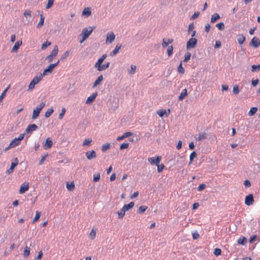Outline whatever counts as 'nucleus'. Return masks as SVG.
Wrapping results in <instances>:
<instances>
[{"label": "nucleus", "instance_id": "nucleus-64", "mask_svg": "<svg viewBox=\"0 0 260 260\" xmlns=\"http://www.w3.org/2000/svg\"><path fill=\"white\" fill-rule=\"evenodd\" d=\"M133 135V133L130 132H127L123 134L125 138H127Z\"/></svg>", "mask_w": 260, "mask_h": 260}, {"label": "nucleus", "instance_id": "nucleus-7", "mask_svg": "<svg viewBox=\"0 0 260 260\" xmlns=\"http://www.w3.org/2000/svg\"><path fill=\"white\" fill-rule=\"evenodd\" d=\"M260 45V40L256 37H253L249 43V45L255 48H257Z\"/></svg>", "mask_w": 260, "mask_h": 260}, {"label": "nucleus", "instance_id": "nucleus-9", "mask_svg": "<svg viewBox=\"0 0 260 260\" xmlns=\"http://www.w3.org/2000/svg\"><path fill=\"white\" fill-rule=\"evenodd\" d=\"M55 66L50 64L47 69L44 70L42 74H40L42 75V77H43L44 76L47 75L48 74H51Z\"/></svg>", "mask_w": 260, "mask_h": 260}, {"label": "nucleus", "instance_id": "nucleus-16", "mask_svg": "<svg viewBox=\"0 0 260 260\" xmlns=\"http://www.w3.org/2000/svg\"><path fill=\"white\" fill-rule=\"evenodd\" d=\"M121 45L117 44L114 49L110 52V56H114L116 55L118 52L119 50L121 49Z\"/></svg>", "mask_w": 260, "mask_h": 260}, {"label": "nucleus", "instance_id": "nucleus-50", "mask_svg": "<svg viewBox=\"0 0 260 260\" xmlns=\"http://www.w3.org/2000/svg\"><path fill=\"white\" fill-rule=\"evenodd\" d=\"M45 102H42L37 107L36 110H38L39 112H41L42 109L45 107Z\"/></svg>", "mask_w": 260, "mask_h": 260}, {"label": "nucleus", "instance_id": "nucleus-30", "mask_svg": "<svg viewBox=\"0 0 260 260\" xmlns=\"http://www.w3.org/2000/svg\"><path fill=\"white\" fill-rule=\"evenodd\" d=\"M40 112H39L38 110L34 109L32 112V115L31 117L32 119H35L37 118L39 116Z\"/></svg>", "mask_w": 260, "mask_h": 260}, {"label": "nucleus", "instance_id": "nucleus-32", "mask_svg": "<svg viewBox=\"0 0 260 260\" xmlns=\"http://www.w3.org/2000/svg\"><path fill=\"white\" fill-rule=\"evenodd\" d=\"M29 254H30V249L27 246H26L24 248V250L23 252V256L27 257L28 256Z\"/></svg>", "mask_w": 260, "mask_h": 260}, {"label": "nucleus", "instance_id": "nucleus-22", "mask_svg": "<svg viewBox=\"0 0 260 260\" xmlns=\"http://www.w3.org/2000/svg\"><path fill=\"white\" fill-rule=\"evenodd\" d=\"M187 95V92L186 89H184L180 93L179 96V100H183Z\"/></svg>", "mask_w": 260, "mask_h": 260}, {"label": "nucleus", "instance_id": "nucleus-63", "mask_svg": "<svg viewBox=\"0 0 260 260\" xmlns=\"http://www.w3.org/2000/svg\"><path fill=\"white\" fill-rule=\"evenodd\" d=\"M211 28V26L209 24H207L205 27V30L206 32H209Z\"/></svg>", "mask_w": 260, "mask_h": 260}, {"label": "nucleus", "instance_id": "nucleus-12", "mask_svg": "<svg viewBox=\"0 0 260 260\" xmlns=\"http://www.w3.org/2000/svg\"><path fill=\"white\" fill-rule=\"evenodd\" d=\"M110 63L109 62H108L105 63L103 64H100V66L97 65V66H95L94 67L95 68H97L98 71H104L106 69H107V68H108L110 66Z\"/></svg>", "mask_w": 260, "mask_h": 260}, {"label": "nucleus", "instance_id": "nucleus-17", "mask_svg": "<svg viewBox=\"0 0 260 260\" xmlns=\"http://www.w3.org/2000/svg\"><path fill=\"white\" fill-rule=\"evenodd\" d=\"M134 205L135 204L133 202H131L128 204H125L122 207L123 210L127 211L131 209V208H132L134 206Z\"/></svg>", "mask_w": 260, "mask_h": 260}, {"label": "nucleus", "instance_id": "nucleus-14", "mask_svg": "<svg viewBox=\"0 0 260 260\" xmlns=\"http://www.w3.org/2000/svg\"><path fill=\"white\" fill-rule=\"evenodd\" d=\"M52 141L49 138H47L45 143L43 145V148L44 149H48L52 146Z\"/></svg>", "mask_w": 260, "mask_h": 260}, {"label": "nucleus", "instance_id": "nucleus-46", "mask_svg": "<svg viewBox=\"0 0 260 260\" xmlns=\"http://www.w3.org/2000/svg\"><path fill=\"white\" fill-rule=\"evenodd\" d=\"M89 236L91 239H94L96 236V230L92 229L90 233Z\"/></svg>", "mask_w": 260, "mask_h": 260}, {"label": "nucleus", "instance_id": "nucleus-33", "mask_svg": "<svg viewBox=\"0 0 260 260\" xmlns=\"http://www.w3.org/2000/svg\"><path fill=\"white\" fill-rule=\"evenodd\" d=\"M246 239L244 237L240 238L238 240V243L241 245H244L246 243Z\"/></svg>", "mask_w": 260, "mask_h": 260}, {"label": "nucleus", "instance_id": "nucleus-60", "mask_svg": "<svg viewBox=\"0 0 260 260\" xmlns=\"http://www.w3.org/2000/svg\"><path fill=\"white\" fill-rule=\"evenodd\" d=\"M258 79H252V81H251V84L253 86H255L257 85V84H258Z\"/></svg>", "mask_w": 260, "mask_h": 260}, {"label": "nucleus", "instance_id": "nucleus-8", "mask_svg": "<svg viewBox=\"0 0 260 260\" xmlns=\"http://www.w3.org/2000/svg\"><path fill=\"white\" fill-rule=\"evenodd\" d=\"M161 156H157L156 157H150L148 158V161L152 165H156V166L159 163L161 160Z\"/></svg>", "mask_w": 260, "mask_h": 260}, {"label": "nucleus", "instance_id": "nucleus-11", "mask_svg": "<svg viewBox=\"0 0 260 260\" xmlns=\"http://www.w3.org/2000/svg\"><path fill=\"white\" fill-rule=\"evenodd\" d=\"M38 127L35 124H29L25 129V132L27 133H31L33 131H36L38 129Z\"/></svg>", "mask_w": 260, "mask_h": 260}, {"label": "nucleus", "instance_id": "nucleus-3", "mask_svg": "<svg viewBox=\"0 0 260 260\" xmlns=\"http://www.w3.org/2000/svg\"><path fill=\"white\" fill-rule=\"evenodd\" d=\"M58 52V49L57 46H55L51 51L50 54L46 57V59L49 62H51L54 57H55Z\"/></svg>", "mask_w": 260, "mask_h": 260}, {"label": "nucleus", "instance_id": "nucleus-62", "mask_svg": "<svg viewBox=\"0 0 260 260\" xmlns=\"http://www.w3.org/2000/svg\"><path fill=\"white\" fill-rule=\"evenodd\" d=\"M244 185H245V186L246 187H248L250 186L251 183H250V182L249 180H246L244 182Z\"/></svg>", "mask_w": 260, "mask_h": 260}, {"label": "nucleus", "instance_id": "nucleus-26", "mask_svg": "<svg viewBox=\"0 0 260 260\" xmlns=\"http://www.w3.org/2000/svg\"><path fill=\"white\" fill-rule=\"evenodd\" d=\"M257 111V108L256 107H252L249 111L248 114L249 116H252L256 113Z\"/></svg>", "mask_w": 260, "mask_h": 260}, {"label": "nucleus", "instance_id": "nucleus-13", "mask_svg": "<svg viewBox=\"0 0 260 260\" xmlns=\"http://www.w3.org/2000/svg\"><path fill=\"white\" fill-rule=\"evenodd\" d=\"M29 188V183H24L22 184L19 189V193L22 194L26 191Z\"/></svg>", "mask_w": 260, "mask_h": 260}, {"label": "nucleus", "instance_id": "nucleus-39", "mask_svg": "<svg viewBox=\"0 0 260 260\" xmlns=\"http://www.w3.org/2000/svg\"><path fill=\"white\" fill-rule=\"evenodd\" d=\"M67 188L69 190H70V191L73 190L75 188V184H74V182H72L70 184L68 183L67 184Z\"/></svg>", "mask_w": 260, "mask_h": 260}, {"label": "nucleus", "instance_id": "nucleus-2", "mask_svg": "<svg viewBox=\"0 0 260 260\" xmlns=\"http://www.w3.org/2000/svg\"><path fill=\"white\" fill-rule=\"evenodd\" d=\"M42 78V75L40 74H38L34 77L28 85V90H32L35 88V85L38 84Z\"/></svg>", "mask_w": 260, "mask_h": 260}, {"label": "nucleus", "instance_id": "nucleus-43", "mask_svg": "<svg viewBox=\"0 0 260 260\" xmlns=\"http://www.w3.org/2000/svg\"><path fill=\"white\" fill-rule=\"evenodd\" d=\"M136 70V66L135 65H131V69L129 71L128 73L131 75H134L135 73Z\"/></svg>", "mask_w": 260, "mask_h": 260}, {"label": "nucleus", "instance_id": "nucleus-15", "mask_svg": "<svg viewBox=\"0 0 260 260\" xmlns=\"http://www.w3.org/2000/svg\"><path fill=\"white\" fill-rule=\"evenodd\" d=\"M97 93H94L90 95L86 100V104H91L96 98L97 96Z\"/></svg>", "mask_w": 260, "mask_h": 260}, {"label": "nucleus", "instance_id": "nucleus-25", "mask_svg": "<svg viewBox=\"0 0 260 260\" xmlns=\"http://www.w3.org/2000/svg\"><path fill=\"white\" fill-rule=\"evenodd\" d=\"M44 19H45V17H44L43 15L42 14H40V21L39 22L38 24H37L38 28H40L43 25L44 22Z\"/></svg>", "mask_w": 260, "mask_h": 260}, {"label": "nucleus", "instance_id": "nucleus-44", "mask_svg": "<svg viewBox=\"0 0 260 260\" xmlns=\"http://www.w3.org/2000/svg\"><path fill=\"white\" fill-rule=\"evenodd\" d=\"M70 51H69V50H67L62 55V56L60 57V59L61 60H63V59H66L70 55Z\"/></svg>", "mask_w": 260, "mask_h": 260}, {"label": "nucleus", "instance_id": "nucleus-18", "mask_svg": "<svg viewBox=\"0 0 260 260\" xmlns=\"http://www.w3.org/2000/svg\"><path fill=\"white\" fill-rule=\"evenodd\" d=\"M107 56V55L106 54H103L100 58H99L98 61L96 62V63L94 64V67L97 65L100 66V64H102L104 60L106 58Z\"/></svg>", "mask_w": 260, "mask_h": 260}, {"label": "nucleus", "instance_id": "nucleus-59", "mask_svg": "<svg viewBox=\"0 0 260 260\" xmlns=\"http://www.w3.org/2000/svg\"><path fill=\"white\" fill-rule=\"evenodd\" d=\"M221 250L219 248H215L214 249V254L215 255H219L221 254Z\"/></svg>", "mask_w": 260, "mask_h": 260}, {"label": "nucleus", "instance_id": "nucleus-38", "mask_svg": "<svg viewBox=\"0 0 260 260\" xmlns=\"http://www.w3.org/2000/svg\"><path fill=\"white\" fill-rule=\"evenodd\" d=\"M216 26L220 30H223L224 29V24L223 22H220L216 24Z\"/></svg>", "mask_w": 260, "mask_h": 260}, {"label": "nucleus", "instance_id": "nucleus-54", "mask_svg": "<svg viewBox=\"0 0 260 260\" xmlns=\"http://www.w3.org/2000/svg\"><path fill=\"white\" fill-rule=\"evenodd\" d=\"M54 0H48L47 4L46 6V9L50 8L53 5Z\"/></svg>", "mask_w": 260, "mask_h": 260}, {"label": "nucleus", "instance_id": "nucleus-55", "mask_svg": "<svg viewBox=\"0 0 260 260\" xmlns=\"http://www.w3.org/2000/svg\"><path fill=\"white\" fill-rule=\"evenodd\" d=\"M190 56H191V54L189 52H187L186 53H185V57L184 59V61L186 62L188 60H189L190 58Z\"/></svg>", "mask_w": 260, "mask_h": 260}, {"label": "nucleus", "instance_id": "nucleus-52", "mask_svg": "<svg viewBox=\"0 0 260 260\" xmlns=\"http://www.w3.org/2000/svg\"><path fill=\"white\" fill-rule=\"evenodd\" d=\"M31 13V11L30 10H25L24 12V16L26 18H28V17H30Z\"/></svg>", "mask_w": 260, "mask_h": 260}, {"label": "nucleus", "instance_id": "nucleus-42", "mask_svg": "<svg viewBox=\"0 0 260 260\" xmlns=\"http://www.w3.org/2000/svg\"><path fill=\"white\" fill-rule=\"evenodd\" d=\"M252 72H254L256 71H259L260 70V65H252Z\"/></svg>", "mask_w": 260, "mask_h": 260}, {"label": "nucleus", "instance_id": "nucleus-31", "mask_svg": "<svg viewBox=\"0 0 260 260\" xmlns=\"http://www.w3.org/2000/svg\"><path fill=\"white\" fill-rule=\"evenodd\" d=\"M92 142V139L91 138H87L84 140L83 142L82 145L83 146H89Z\"/></svg>", "mask_w": 260, "mask_h": 260}, {"label": "nucleus", "instance_id": "nucleus-56", "mask_svg": "<svg viewBox=\"0 0 260 260\" xmlns=\"http://www.w3.org/2000/svg\"><path fill=\"white\" fill-rule=\"evenodd\" d=\"M178 72L181 74H183L184 73V69L182 67V63H180L178 68Z\"/></svg>", "mask_w": 260, "mask_h": 260}, {"label": "nucleus", "instance_id": "nucleus-57", "mask_svg": "<svg viewBox=\"0 0 260 260\" xmlns=\"http://www.w3.org/2000/svg\"><path fill=\"white\" fill-rule=\"evenodd\" d=\"M129 144L128 143H123L121 144L120 146V149L122 150L128 148Z\"/></svg>", "mask_w": 260, "mask_h": 260}, {"label": "nucleus", "instance_id": "nucleus-51", "mask_svg": "<svg viewBox=\"0 0 260 260\" xmlns=\"http://www.w3.org/2000/svg\"><path fill=\"white\" fill-rule=\"evenodd\" d=\"M45 102H42L37 107L36 110H38L39 112H41L42 109L45 107Z\"/></svg>", "mask_w": 260, "mask_h": 260}, {"label": "nucleus", "instance_id": "nucleus-53", "mask_svg": "<svg viewBox=\"0 0 260 260\" xmlns=\"http://www.w3.org/2000/svg\"><path fill=\"white\" fill-rule=\"evenodd\" d=\"M66 109L65 108H62V109H61V113L59 114V116H58V118L59 119H62L65 113H66Z\"/></svg>", "mask_w": 260, "mask_h": 260}, {"label": "nucleus", "instance_id": "nucleus-19", "mask_svg": "<svg viewBox=\"0 0 260 260\" xmlns=\"http://www.w3.org/2000/svg\"><path fill=\"white\" fill-rule=\"evenodd\" d=\"M103 80V76L102 75H100L96 80L94 81L92 87L94 88L100 84L101 82Z\"/></svg>", "mask_w": 260, "mask_h": 260}, {"label": "nucleus", "instance_id": "nucleus-40", "mask_svg": "<svg viewBox=\"0 0 260 260\" xmlns=\"http://www.w3.org/2000/svg\"><path fill=\"white\" fill-rule=\"evenodd\" d=\"M110 147V144L109 143H107L103 145L102 147V151H106L107 150L109 149Z\"/></svg>", "mask_w": 260, "mask_h": 260}, {"label": "nucleus", "instance_id": "nucleus-20", "mask_svg": "<svg viewBox=\"0 0 260 260\" xmlns=\"http://www.w3.org/2000/svg\"><path fill=\"white\" fill-rule=\"evenodd\" d=\"M220 19V16L218 13H214L211 17V22L215 23L217 20Z\"/></svg>", "mask_w": 260, "mask_h": 260}, {"label": "nucleus", "instance_id": "nucleus-4", "mask_svg": "<svg viewBox=\"0 0 260 260\" xmlns=\"http://www.w3.org/2000/svg\"><path fill=\"white\" fill-rule=\"evenodd\" d=\"M197 43V40L196 38H190L186 44V48L187 49L193 48Z\"/></svg>", "mask_w": 260, "mask_h": 260}, {"label": "nucleus", "instance_id": "nucleus-21", "mask_svg": "<svg viewBox=\"0 0 260 260\" xmlns=\"http://www.w3.org/2000/svg\"><path fill=\"white\" fill-rule=\"evenodd\" d=\"M91 14V9L90 8H85L82 12V15L85 16L86 17L89 16Z\"/></svg>", "mask_w": 260, "mask_h": 260}, {"label": "nucleus", "instance_id": "nucleus-6", "mask_svg": "<svg viewBox=\"0 0 260 260\" xmlns=\"http://www.w3.org/2000/svg\"><path fill=\"white\" fill-rule=\"evenodd\" d=\"M254 203L253 196L252 194H249L246 196L245 204L247 206L252 205Z\"/></svg>", "mask_w": 260, "mask_h": 260}, {"label": "nucleus", "instance_id": "nucleus-35", "mask_svg": "<svg viewBox=\"0 0 260 260\" xmlns=\"http://www.w3.org/2000/svg\"><path fill=\"white\" fill-rule=\"evenodd\" d=\"M240 92L239 86L238 85H235L233 87V93L235 95L239 94Z\"/></svg>", "mask_w": 260, "mask_h": 260}, {"label": "nucleus", "instance_id": "nucleus-10", "mask_svg": "<svg viewBox=\"0 0 260 260\" xmlns=\"http://www.w3.org/2000/svg\"><path fill=\"white\" fill-rule=\"evenodd\" d=\"M85 155L88 160H91V159L94 158L96 157V152L95 151H94L93 150H91V151H87L85 153Z\"/></svg>", "mask_w": 260, "mask_h": 260}, {"label": "nucleus", "instance_id": "nucleus-61", "mask_svg": "<svg viewBox=\"0 0 260 260\" xmlns=\"http://www.w3.org/2000/svg\"><path fill=\"white\" fill-rule=\"evenodd\" d=\"M25 133L24 134H20L18 138H16L18 141H19L20 142L21 140H22L24 137Z\"/></svg>", "mask_w": 260, "mask_h": 260}, {"label": "nucleus", "instance_id": "nucleus-47", "mask_svg": "<svg viewBox=\"0 0 260 260\" xmlns=\"http://www.w3.org/2000/svg\"><path fill=\"white\" fill-rule=\"evenodd\" d=\"M15 167L16 164L11 163L10 168L7 171V173L9 174H11L13 171V170Z\"/></svg>", "mask_w": 260, "mask_h": 260}, {"label": "nucleus", "instance_id": "nucleus-24", "mask_svg": "<svg viewBox=\"0 0 260 260\" xmlns=\"http://www.w3.org/2000/svg\"><path fill=\"white\" fill-rule=\"evenodd\" d=\"M20 142L17 140L16 138L13 139L11 141V142L10 143V147H13V148L16 147V146L18 145Z\"/></svg>", "mask_w": 260, "mask_h": 260}, {"label": "nucleus", "instance_id": "nucleus-49", "mask_svg": "<svg viewBox=\"0 0 260 260\" xmlns=\"http://www.w3.org/2000/svg\"><path fill=\"white\" fill-rule=\"evenodd\" d=\"M51 45V43L48 41H46L42 44L41 46V49L42 50H45L48 46Z\"/></svg>", "mask_w": 260, "mask_h": 260}, {"label": "nucleus", "instance_id": "nucleus-36", "mask_svg": "<svg viewBox=\"0 0 260 260\" xmlns=\"http://www.w3.org/2000/svg\"><path fill=\"white\" fill-rule=\"evenodd\" d=\"M197 156V154L196 153V152L195 151H193L192 152H191V153L190 154V156H189V159H190V161H189V164H191L192 162V160L193 159L196 158Z\"/></svg>", "mask_w": 260, "mask_h": 260}, {"label": "nucleus", "instance_id": "nucleus-37", "mask_svg": "<svg viewBox=\"0 0 260 260\" xmlns=\"http://www.w3.org/2000/svg\"><path fill=\"white\" fill-rule=\"evenodd\" d=\"M147 209V207H146L145 206H141L139 207V208L138 210V212L139 214H142V213H144L146 210Z\"/></svg>", "mask_w": 260, "mask_h": 260}, {"label": "nucleus", "instance_id": "nucleus-48", "mask_svg": "<svg viewBox=\"0 0 260 260\" xmlns=\"http://www.w3.org/2000/svg\"><path fill=\"white\" fill-rule=\"evenodd\" d=\"M40 217V213L37 211L36 213V215L32 220V223H34L35 222L37 221Z\"/></svg>", "mask_w": 260, "mask_h": 260}, {"label": "nucleus", "instance_id": "nucleus-1", "mask_svg": "<svg viewBox=\"0 0 260 260\" xmlns=\"http://www.w3.org/2000/svg\"><path fill=\"white\" fill-rule=\"evenodd\" d=\"M94 27H90L89 28H85L83 29L80 36L82 37V39L80 41V43L83 42L92 33Z\"/></svg>", "mask_w": 260, "mask_h": 260}, {"label": "nucleus", "instance_id": "nucleus-41", "mask_svg": "<svg viewBox=\"0 0 260 260\" xmlns=\"http://www.w3.org/2000/svg\"><path fill=\"white\" fill-rule=\"evenodd\" d=\"M125 211H123V209L122 208L120 211H118L117 212V214L118 215V218L119 219H122L124 217L125 213Z\"/></svg>", "mask_w": 260, "mask_h": 260}, {"label": "nucleus", "instance_id": "nucleus-27", "mask_svg": "<svg viewBox=\"0 0 260 260\" xmlns=\"http://www.w3.org/2000/svg\"><path fill=\"white\" fill-rule=\"evenodd\" d=\"M245 41V37L243 35H239L238 38V42L239 44H242Z\"/></svg>", "mask_w": 260, "mask_h": 260}, {"label": "nucleus", "instance_id": "nucleus-23", "mask_svg": "<svg viewBox=\"0 0 260 260\" xmlns=\"http://www.w3.org/2000/svg\"><path fill=\"white\" fill-rule=\"evenodd\" d=\"M22 44V42L20 41H17L14 46L13 47L12 50H11V52H16L17 51V50H18V49L19 48V47L21 46V45Z\"/></svg>", "mask_w": 260, "mask_h": 260}, {"label": "nucleus", "instance_id": "nucleus-5", "mask_svg": "<svg viewBox=\"0 0 260 260\" xmlns=\"http://www.w3.org/2000/svg\"><path fill=\"white\" fill-rule=\"evenodd\" d=\"M115 39V35H114V34L112 31L109 32H108V34L107 35V37H106V43L107 44H111L114 41Z\"/></svg>", "mask_w": 260, "mask_h": 260}, {"label": "nucleus", "instance_id": "nucleus-58", "mask_svg": "<svg viewBox=\"0 0 260 260\" xmlns=\"http://www.w3.org/2000/svg\"><path fill=\"white\" fill-rule=\"evenodd\" d=\"M206 187V185L204 184H201L199 185L198 187V190L199 191H202Z\"/></svg>", "mask_w": 260, "mask_h": 260}, {"label": "nucleus", "instance_id": "nucleus-34", "mask_svg": "<svg viewBox=\"0 0 260 260\" xmlns=\"http://www.w3.org/2000/svg\"><path fill=\"white\" fill-rule=\"evenodd\" d=\"M173 52V47L171 45L168 47L167 53L169 56H170L172 55Z\"/></svg>", "mask_w": 260, "mask_h": 260}, {"label": "nucleus", "instance_id": "nucleus-29", "mask_svg": "<svg viewBox=\"0 0 260 260\" xmlns=\"http://www.w3.org/2000/svg\"><path fill=\"white\" fill-rule=\"evenodd\" d=\"M53 111H54V110L52 108L48 109L47 110V111L45 113V117L46 118L49 117L51 115V114L53 113Z\"/></svg>", "mask_w": 260, "mask_h": 260}, {"label": "nucleus", "instance_id": "nucleus-28", "mask_svg": "<svg viewBox=\"0 0 260 260\" xmlns=\"http://www.w3.org/2000/svg\"><path fill=\"white\" fill-rule=\"evenodd\" d=\"M207 137V135L205 133H201L199 134V136L196 138L197 141H201L206 139Z\"/></svg>", "mask_w": 260, "mask_h": 260}, {"label": "nucleus", "instance_id": "nucleus-45", "mask_svg": "<svg viewBox=\"0 0 260 260\" xmlns=\"http://www.w3.org/2000/svg\"><path fill=\"white\" fill-rule=\"evenodd\" d=\"M101 175L99 173L93 175V182H97L100 179Z\"/></svg>", "mask_w": 260, "mask_h": 260}]
</instances>
